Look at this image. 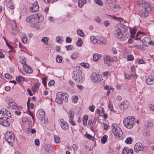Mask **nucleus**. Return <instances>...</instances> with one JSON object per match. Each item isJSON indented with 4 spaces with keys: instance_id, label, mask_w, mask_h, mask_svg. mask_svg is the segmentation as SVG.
Here are the masks:
<instances>
[{
    "instance_id": "obj_1",
    "label": "nucleus",
    "mask_w": 154,
    "mask_h": 154,
    "mask_svg": "<svg viewBox=\"0 0 154 154\" xmlns=\"http://www.w3.org/2000/svg\"><path fill=\"white\" fill-rule=\"evenodd\" d=\"M128 30V27L126 26L122 23H118L115 30V36L117 38L125 40L129 36V33L127 32Z\"/></svg>"
},
{
    "instance_id": "obj_2",
    "label": "nucleus",
    "mask_w": 154,
    "mask_h": 154,
    "mask_svg": "<svg viewBox=\"0 0 154 154\" xmlns=\"http://www.w3.org/2000/svg\"><path fill=\"white\" fill-rule=\"evenodd\" d=\"M43 20V17L41 13L35 14L27 17L26 19V21L29 22L30 21V26L32 27H35L36 29H39L37 24Z\"/></svg>"
},
{
    "instance_id": "obj_3",
    "label": "nucleus",
    "mask_w": 154,
    "mask_h": 154,
    "mask_svg": "<svg viewBox=\"0 0 154 154\" xmlns=\"http://www.w3.org/2000/svg\"><path fill=\"white\" fill-rule=\"evenodd\" d=\"M72 79L77 83H81L84 81V75L82 74L79 67H75L74 68L72 73Z\"/></svg>"
},
{
    "instance_id": "obj_4",
    "label": "nucleus",
    "mask_w": 154,
    "mask_h": 154,
    "mask_svg": "<svg viewBox=\"0 0 154 154\" xmlns=\"http://www.w3.org/2000/svg\"><path fill=\"white\" fill-rule=\"evenodd\" d=\"M4 117L0 120V123L3 126L7 127L9 125L12 118L10 111H6Z\"/></svg>"
},
{
    "instance_id": "obj_5",
    "label": "nucleus",
    "mask_w": 154,
    "mask_h": 154,
    "mask_svg": "<svg viewBox=\"0 0 154 154\" xmlns=\"http://www.w3.org/2000/svg\"><path fill=\"white\" fill-rule=\"evenodd\" d=\"M136 122V121L134 117L129 116L125 117L123 121L124 126L128 129L132 128Z\"/></svg>"
},
{
    "instance_id": "obj_6",
    "label": "nucleus",
    "mask_w": 154,
    "mask_h": 154,
    "mask_svg": "<svg viewBox=\"0 0 154 154\" xmlns=\"http://www.w3.org/2000/svg\"><path fill=\"white\" fill-rule=\"evenodd\" d=\"M112 131L115 136L118 138L122 135V132L121 128L115 123L112 125Z\"/></svg>"
},
{
    "instance_id": "obj_7",
    "label": "nucleus",
    "mask_w": 154,
    "mask_h": 154,
    "mask_svg": "<svg viewBox=\"0 0 154 154\" xmlns=\"http://www.w3.org/2000/svg\"><path fill=\"white\" fill-rule=\"evenodd\" d=\"M45 112L44 110L42 109L38 110L36 116L37 118L41 121H44L46 123L47 121V118L45 117Z\"/></svg>"
},
{
    "instance_id": "obj_8",
    "label": "nucleus",
    "mask_w": 154,
    "mask_h": 154,
    "mask_svg": "<svg viewBox=\"0 0 154 154\" xmlns=\"http://www.w3.org/2000/svg\"><path fill=\"white\" fill-rule=\"evenodd\" d=\"M5 137L9 143L13 142L14 140V136L12 131H7L5 134Z\"/></svg>"
},
{
    "instance_id": "obj_9",
    "label": "nucleus",
    "mask_w": 154,
    "mask_h": 154,
    "mask_svg": "<svg viewBox=\"0 0 154 154\" xmlns=\"http://www.w3.org/2000/svg\"><path fill=\"white\" fill-rule=\"evenodd\" d=\"M91 78L94 82H99L101 79V75L99 74L94 72L92 74Z\"/></svg>"
},
{
    "instance_id": "obj_10",
    "label": "nucleus",
    "mask_w": 154,
    "mask_h": 154,
    "mask_svg": "<svg viewBox=\"0 0 154 154\" xmlns=\"http://www.w3.org/2000/svg\"><path fill=\"white\" fill-rule=\"evenodd\" d=\"M64 94L61 93H58L57 95L55 101L58 103L62 104L64 99Z\"/></svg>"
},
{
    "instance_id": "obj_11",
    "label": "nucleus",
    "mask_w": 154,
    "mask_h": 154,
    "mask_svg": "<svg viewBox=\"0 0 154 154\" xmlns=\"http://www.w3.org/2000/svg\"><path fill=\"white\" fill-rule=\"evenodd\" d=\"M145 150L144 146L140 143H136L134 146V150L136 152Z\"/></svg>"
},
{
    "instance_id": "obj_12",
    "label": "nucleus",
    "mask_w": 154,
    "mask_h": 154,
    "mask_svg": "<svg viewBox=\"0 0 154 154\" xmlns=\"http://www.w3.org/2000/svg\"><path fill=\"white\" fill-rule=\"evenodd\" d=\"M9 106L12 109H23V107L22 106H18L15 102L10 101L8 103Z\"/></svg>"
},
{
    "instance_id": "obj_13",
    "label": "nucleus",
    "mask_w": 154,
    "mask_h": 154,
    "mask_svg": "<svg viewBox=\"0 0 154 154\" xmlns=\"http://www.w3.org/2000/svg\"><path fill=\"white\" fill-rule=\"evenodd\" d=\"M61 122V126L62 128L64 130H68L69 128V126L68 124L66 122L64 121L63 119L60 120Z\"/></svg>"
},
{
    "instance_id": "obj_14",
    "label": "nucleus",
    "mask_w": 154,
    "mask_h": 154,
    "mask_svg": "<svg viewBox=\"0 0 154 154\" xmlns=\"http://www.w3.org/2000/svg\"><path fill=\"white\" fill-rule=\"evenodd\" d=\"M129 103L128 101L125 100L122 101L120 105V108L122 110H124L127 109L128 107Z\"/></svg>"
},
{
    "instance_id": "obj_15",
    "label": "nucleus",
    "mask_w": 154,
    "mask_h": 154,
    "mask_svg": "<svg viewBox=\"0 0 154 154\" xmlns=\"http://www.w3.org/2000/svg\"><path fill=\"white\" fill-rule=\"evenodd\" d=\"M39 8V6L37 2H35L33 3V6L29 9V11L31 12H34L37 11Z\"/></svg>"
},
{
    "instance_id": "obj_16",
    "label": "nucleus",
    "mask_w": 154,
    "mask_h": 154,
    "mask_svg": "<svg viewBox=\"0 0 154 154\" xmlns=\"http://www.w3.org/2000/svg\"><path fill=\"white\" fill-rule=\"evenodd\" d=\"M23 69L24 71L29 74L32 73L33 70L32 69L29 65L27 64L24 65L23 66Z\"/></svg>"
},
{
    "instance_id": "obj_17",
    "label": "nucleus",
    "mask_w": 154,
    "mask_h": 154,
    "mask_svg": "<svg viewBox=\"0 0 154 154\" xmlns=\"http://www.w3.org/2000/svg\"><path fill=\"white\" fill-rule=\"evenodd\" d=\"M112 61V59L109 56H106L104 58V63L107 66H109L111 65L110 63Z\"/></svg>"
},
{
    "instance_id": "obj_18",
    "label": "nucleus",
    "mask_w": 154,
    "mask_h": 154,
    "mask_svg": "<svg viewBox=\"0 0 154 154\" xmlns=\"http://www.w3.org/2000/svg\"><path fill=\"white\" fill-rule=\"evenodd\" d=\"M146 82L148 85H152L154 83V77L150 75L146 79Z\"/></svg>"
},
{
    "instance_id": "obj_19",
    "label": "nucleus",
    "mask_w": 154,
    "mask_h": 154,
    "mask_svg": "<svg viewBox=\"0 0 154 154\" xmlns=\"http://www.w3.org/2000/svg\"><path fill=\"white\" fill-rule=\"evenodd\" d=\"M151 42V39L148 38H145L142 40L143 43L146 46H148Z\"/></svg>"
},
{
    "instance_id": "obj_20",
    "label": "nucleus",
    "mask_w": 154,
    "mask_h": 154,
    "mask_svg": "<svg viewBox=\"0 0 154 154\" xmlns=\"http://www.w3.org/2000/svg\"><path fill=\"white\" fill-rule=\"evenodd\" d=\"M131 75L135 78H137L138 76L135 73V69L134 66L131 67Z\"/></svg>"
},
{
    "instance_id": "obj_21",
    "label": "nucleus",
    "mask_w": 154,
    "mask_h": 154,
    "mask_svg": "<svg viewBox=\"0 0 154 154\" xmlns=\"http://www.w3.org/2000/svg\"><path fill=\"white\" fill-rule=\"evenodd\" d=\"M90 39L91 41L94 44H99L100 43V41L98 40L94 36H91L90 37Z\"/></svg>"
},
{
    "instance_id": "obj_22",
    "label": "nucleus",
    "mask_w": 154,
    "mask_h": 154,
    "mask_svg": "<svg viewBox=\"0 0 154 154\" xmlns=\"http://www.w3.org/2000/svg\"><path fill=\"white\" fill-rule=\"evenodd\" d=\"M11 27L12 29V32L14 34H16L18 32V29L17 28L15 23H14L11 25Z\"/></svg>"
},
{
    "instance_id": "obj_23",
    "label": "nucleus",
    "mask_w": 154,
    "mask_h": 154,
    "mask_svg": "<svg viewBox=\"0 0 154 154\" xmlns=\"http://www.w3.org/2000/svg\"><path fill=\"white\" fill-rule=\"evenodd\" d=\"M80 54L79 52H75L73 53L71 56V58L72 60H75L79 56Z\"/></svg>"
},
{
    "instance_id": "obj_24",
    "label": "nucleus",
    "mask_w": 154,
    "mask_h": 154,
    "mask_svg": "<svg viewBox=\"0 0 154 154\" xmlns=\"http://www.w3.org/2000/svg\"><path fill=\"white\" fill-rule=\"evenodd\" d=\"M148 10H145L143 11L140 12V14L142 17H145L149 15Z\"/></svg>"
},
{
    "instance_id": "obj_25",
    "label": "nucleus",
    "mask_w": 154,
    "mask_h": 154,
    "mask_svg": "<svg viewBox=\"0 0 154 154\" xmlns=\"http://www.w3.org/2000/svg\"><path fill=\"white\" fill-rule=\"evenodd\" d=\"M40 85V84L38 82H35L34 85L32 88V91L33 92H35L39 88V86Z\"/></svg>"
},
{
    "instance_id": "obj_26",
    "label": "nucleus",
    "mask_w": 154,
    "mask_h": 154,
    "mask_svg": "<svg viewBox=\"0 0 154 154\" xmlns=\"http://www.w3.org/2000/svg\"><path fill=\"white\" fill-rule=\"evenodd\" d=\"M130 33L132 38H134L135 35L137 31V29L135 28H130Z\"/></svg>"
},
{
    "instance_id": "obj_27",
    "label": "nucleus",
    "mask_w": 154,
    "mask_h": 154,
    "mask_svg": "<svg viewBox=\"0 0 154 154\" xmlns=\"http://www.w3.org/2000/svg\"><path fill=\"white\" fill-rule=\"evenodd\" d=\"M120 7L119 5L116 4L113 6L112 8V10L114 12H117L119 11L120 9Z\"/></svg>"
},
{
    "instance_id": "obj_28",
    "label": "nucleus",
    "mask_w": 154,
    "mask_h": 154,
    "mask_svg": "<svg viewBox=\"0 0 154 154\" xmlns=\"http://www.w3.org/2000/svg\"><path fill=\"white\" fill-rule=\"evenodd\" d=\"M101 55L98 54H95L93 55V60L94 61H96L99 60L101 57Z\"/></svg>"
},
{
    "instance_id": "obj_29",
    "label": "nucleus",
    "mask_w": 154,
    "mask_h": 154,
    "mask_svg": "<svg viewBox=\"0 0 154 154\" xmlns=\"http://www.w3.org/2000/svg\"><path fill=\"white\" fill-rule=\"evenodd\" d=\"M143 6L145 8V10H148V11L150 9V5L149 3L145 1Z\"/></svg>"
},
{
    "instance_id": "obj_30",
    "label": "nucleus",
    "mask_w": 154,
    "mask_h": 154,
    "mask_svg": "<svg viewBox=\"0 0 154 154\" xmlns=\"http://www.w3.org/2000/svg\"><path fill=\"white\" fill-rule=\"evenodd\" d=\"M16 80L19 82H23L26 80L25 78L22 76H18L16 78Z\"/></svg>"
},
{
    "instance_id": "obj_31",
    "label": "nucleus",
    "mask_w": 154,
    "mask_h": 154,
    "mask_svg": "<svg viewBox=\"0 0 154 154\" xmlns=\"http://www.w3.org/2000/svg\"><path fill=\"white\" fill-rule=\"evenodd\" d=\"M21 39L22 42L24 43H26L27 42V38L24 34H23Z\"/></svg>"
},
{
    "instance_id": "obj_32",
    "label": "nucleus",
    "mask_w": 154,
    "mask_h": 154,
    "mask_svg": "<svg viewBox=\"0 0 154 154\" xmlns=\"http://www.w3.org/2000/svg\"><path fill=\"white\" fill-rule=\"evenodd\" d=\"M107 136L106 135H104L101 139V142L102 143L104 144L107 141Z\"/></svg>"
},
{
    "instance_id": "obj_33",
    "label": "nucleus",
    "mask_w": 154,
    "mask_h": 154,
    "mask_svg": "<svg viewBox=\"0 0 154 154\" xmlns=\"http://www.w3.org/2000/svg\"><path fill=\"white\" fill-rule=\"evenodd\" d=\"M86 0H79L78 2V6L80 7H82L84 3H86Z\"/></svg>"
},
{
    "instance_id": "obj_34",
    "label": "nucleus",
    "mask_w": 154,
    "mask_h": 154,
    "mask_svg": "<svg viewBox=\"0 0 154 154\" xmlns=\"http://www.w3.org/2000/svg\"><path fill=\"white\" fill-rule=\"evenodd\" d=\"M88 119V116L85 115L83 118V124L84 125L86 126L87 125V121Z\"/></svg>"
},
{
    "instance_id": "obj_35",
    "label": "nucleus",
    "mask_w": 154,
    "mask_h": 154,
    "mask_svg": "<svg viewBox=\"0 0 154 154\" xmlns=\"http://www.w3.org/2000/svg\"><path fill=\"white\" fill-rule=\"evenodd\" d=\"M8 111L6 109L5 111H2V110L0 111V120L3 118L5 116V114L6 111Z\"/></svg>"
},
{
    "instance_id": "obj_36",
    "label": "nucleus",
    "mask_w": 154,
    "mask_h": 154,
    "mask_svg": "<svg viewBox=\"0 0 154 154\" xmlns=\"http://www.w3.org/2000/svg\"><path fill=\"white\" fill-rule=\"evenodd\" d=\"M54 139L55 142L57 143H59L61 142V140L60 137L57 135L54 136Z\"/></svg>"
},
{
    "instance_id": "obj_37",
    "label": "nucleus",
    "mask_w": 154,
    "mask_h": 154,
    "mask_svg": "<svg viewBox=\"0 0 154 154\" xmlns=\"http://www.w3.org/2000/svg\"><path fill=\"white\" fill-rule=\"evenodd\" d=\"M77 33L80 36L83 37L85 36L84 33L82 30L78 29L77 31Z\"/></svg>"
},
{
    "instance_id": "obj_38",
    "label": "nucleus",
    "mask_w": 154,
    "mask_h": 154,
    "mask_svg": "<svg viewBox=\"0 0 154 154\" xmlns=\"http://www.w3.org/2000/svg\"><path fill=\"white\" fill-rule=\"evenodd\" d=\"M125 142L128 144H131L132 142V139L131 137H128L125 140Z\"/></svg>"
},
{
    "instance_id": "obj_39",
    "label": "nucleus",
    "mask_w": 154,
    "mask_h": 154,
    "mask_svg": "<svg viewBox=\"0 0 154 154\" xmlns=\"http://www.w3.org/2000/svg\"><path fill=\"white\" fill-rule=\"evenodd\" d=\"M83 44L82 40L81 38H79L78 41L76 42V45L79 47L81 46L82 44Z\"/></svg>"
},
{
    "instance_id": "obj_40",
    "label": "nucleus",
    "mask_w": 154,
    "mask_h": 154,
    "mask_svg": "<svg viewBox=\"0 0 154 154\" xmlns=\"http://www.w3.org/2000/svg\"><path fill=\"white\" fill-rule=\"evenodd\" d=\"M108 107L110 111H113V108L112 105V104L111 100H109V101Z\"/></svg>"
},
{
    "instance_id": "obj_41",
    "label": "nucleus",
    "mask_w": 154,
    "mask_h": 154,
    "mask_svg": "<svg viewBox=\"0 0 154 154\" xmlns=\"http://www.w3.org/2000/svg\"><path fill=\"white\" fill-rule=\"evenodd\" d=\"M72 102L74 103H76L78 100V97L76 96H73L72 97Z\"/></svg>"
},
{
    "instance_id": "obj_42",
    "label": "nucleus",
    "mask_w": 154,
    "mask_h": 154,
    "mask_svg": "<svg viewBox=\"0 0 154 154\" xmlns=\"http://www.w3.org/2000/svg\"><path fill=\"white\" fill-rule=\"evenodd\" d=\"M128 148L127 147H125L122 151V154H128Z\"/></svg>"
},
{
    "instance_id": "obj_43",
    "label": "nucleus",
    "mask_w": 154,
    "mask_h": 154,
    "mask_svg": "<svg viewBox=\"0 0 154 154\" xmlns=\"http://www.w3.org/2000/svg\"><path fill=\"white\" fill-rule=\"evenodd\" d=\"M62 58L60 56L58 55L56 58V61L58 63H60L62 62Z\"/></svg>"
},
{
    "instance_id": "obj_44",
    "label": "nucleus",
    "mask_w": 154,
    "mask_h": 154,
    "mask_svg": "<svg viewBox=\"0 0 154 154\" xmlns=\"http://www.w3.org/2000/svg\"><path fill=\"white\" fill-rule=\"evenodd\" d=\"M42 41V42H44L45 44L47 45L48 43V37H45L43 38Z\"/></svg>"
},
{
    "instance_id": "obj_45",
    "label": "nucleus",
    "mask_w": 154,
    "mask_h": 154,
    "mask_svg": "<svg viewBox=\"0 0 154 154\" xmlns=\"http://www.w3.org/2000/svg\"><path fill=\"white\" fill-rule=\"evenodd\" d=\"M81 65L83 67L86 68H88L90 66L88 63H81Z\"/></svg>"
},
{
    "instance_id": "obj_46",
    "label": "nucleus",
    "mask_w": 154,
    "mask_h": 154,
    "mask_svg": "<svg viewBox=\"0 0 154 154\" xmlns=\"http://www.w3.org/2000/svg\"><path fill=\"white\" fill-rule=\"evenodd\" d=\"M56 40L57 42L59 43H61L63 41V39L60 36H58L56 38Z\"/></svg>"
},
{
    "instance_id": "obj_47",
    "label": "nucleus",
    "mask_w": 154,
    "mask_h": 154,
    "mask_svg": "<svg viewBox=\"0 0 154 154\" xmlns=\"http://www.w3.org/2000/svg\"><path fill=\"white\" fill-rule=\"evenodd\" d=\"M127 60L128 61H133L134 60V57L133 55H128L127 56Z\"/></svg>"
},
{
    "instance_id": "obj_48",
    "label": "nucleus",
    "mask_w": 154,
    "mask_h": 154,
    "mask_svg": "<svg viewBox=\"0 0 154 154\" xmlns=\"http://www.w3.org/2000/svg\"><path fill=\"white\" fill-rule=\"evenodd\" d=\"M134 46L135 49L138 50H141L143 48L142 45H134Z\"/></svg>"
},
{
    "instance_id": "obj_49",
    "label": "nucleus",
    "mask_w": 154,
    "mask_h": 154,
    "mask_svg": "<svg viewBox=\"0 0 154 154\" xmlns=\"http://www.w3.org/2000/svg\"><path fill=\"white\" fill-rule=\"evenodd\" d=\"M20 62L22 64H26V59L25 58H20Z\"/></svg>"
},
{
    "instance_id": "obj_50",
    "label": "nucleus",
    "mask_w": 154,
    "mask_h": 154,
    "mask_svg": "<svg viewBox=\"0 0 154 154\" xmlns=\"http://www.w3.org/2000/svg\"><path fill=\"white\" fill-rule=\"evenodd\" d=\"M94 1L96 4L102 6L103 5V3L101 0H94Z\"/></svg>"
},
{
    "instance_id": "obj_51",
    "label": "nucleus",
    "mask_w": 154,
    "mask_h": 154,
    "mask_svg": "<svg viewBox=\"0 0 154 154\" xmlns=\"http://www.w3.org/2000/svg\"><path fill=\"white\" fill-rule=\"evenodd\" d=\"M144 2L145 1L143 0H138L137 2V4L138 5H143Z\"/></svg>"
},
{
    "instance_id": "obj_52",
    "label": "nucleus",
    "mask_w": 154,
    "mask_h": 154,
    "mask_svg": "<svg viewBox=\"0 0 154 154\" xmlns=\"http://www.w3.org/2000/svg\"><path fill=\"white\" fill-rule=\"evenodd\" d=\"M137 62L139 64H144L145 63L144 61L142 59L138 58L137 60Z\"/></svg>"
},
{
    "instance_id": "obj_53",
    "label": "nucleus",
    "mask_w": 154,
    "mask_h": 154,
    "mask_svg": "<svg viewBox=\"0 0 154 154\" xmlns=\"http://www.w3.org/2000/svg\"><path fill=\"white\" fill-rule=\"evenodd\" d=\"M17 110H18L15 111L14 113L16 115L19 116L20 115L21 112L22 111V109H17Z\"/></svg>"
},
{
    "instance_id": "obj_54",
    "label": "nucleus",
    "mask_w": 154,
    "mask_h": 154,
    "mask_svg": "<svg viewBox=\"0 0 154 154\" xmlns=\"http://www.w3.org/2000/svg\"><path fill=\"white\" fill-rule=\"evenodd\" d=\"M73 118H70L69 120V122L71 124L72 126H75V122L73 121Z\"/></svg>"
},
{
    "instance_id": "obj_55",
    "label": "nucleus",
    "mask_w": 154,
    "mask_h": 154,
    "mask_svg": "<svg viewBox=\"0 0 154 154\" xmlns=\"http://www.w3.org/2000/svg\"><path fill=\"white\" fill-rule=\"evenodd\" d=\"M109 74V72L108 71H106L102 73V75L103 77H106L108 76V74Z\"/></svg>"
},
{
    "instance_id": "obj_56",
    "label": "nucleus",
    "mask_w": 154,
    "mask_h": 154,
    "mask_svg": "<svg viewBox=\"0 0 154 154\" xmlns=\"http://www.w3.org/2000/svg\"><path fill=\"white\" fill-rule=\"evenodd\" d=\"M144 33L143 32H138L136 36H135V40H141V39L140 38H138L137 37L139 35H140V34H143Z\"/></svg>"
},
{
    "instance_id": "obj_57",
    "label": "nucleus",
    "mask_w": 154,
    "mask_h": 154,
    "mask_svg": "<svg viewBox=\"0 0 154 154\" xmlns=\"http://www.w3.org/2000/svg\"><path fill=\"white\" fill-rule=\"evenodd\" d=\"M100 41V43L99 44H104V45H105L106 44V39L105 38H103V39L102 40L101 39Z\"/></svg>"
},
{
    "instance_id": "obj_58",
    "label": "nucleus",
    "mask_w": 154,
    "mask_h": 154,
    "mask_svg": "<svg viewBox=\"0 0 154 154\" xmlns=\"http://www.w3.org/2000/svg\"><path fill=\"white\" fill-rule=\"evenodd\" d=\"M5 77L8 79H11L12 78L11 76L9 74L7 73L5 74Z\"/></svg>"
},
{
    "instance_id": "obj_59",
    "label": "nucleus",
    "mask_w": 154,
    "mask_h": 154,
    "mask_svg": "<svg viewBox=\"0 0 154 154\" xmlns=\"http://www.w3.org/2000/svg\"><path fill=\"white\" fill-rule=\"evenodd\" d=\"M66 48L67 50H72L74 48L73 46L69 45L66 46Z\"/></svg>"
},
{
    "instance_id": "obj_60",
    "label": "nucleus",
    "mask_w": 154,
    "mask_h": 154,
    "mask_svg": "<svg viewBox=\"0 0 154 154\" xmlns=\"http://www.w3.org/2000/svg\"><path fill=\"white\" fill-rule=\"evenodd\" d=\"M149 107L151 111L154 112V106L153 105L150 104L149 106Z\"/></svg>"
},
{
    "instance_id": "obj_61",
    "label": "nucleus",
    "mask_w": 154,
    "mask_h": 154,
    "mask_svg": "<svg viewBox=\"0 0 154 154\" xmlns=\"http://www.w3.org/2000/svg\"><path fill=\"white\" fill-rule=\"evenodd\" d=\"M35 145L37 146H39L40 142L38 139H35Z\"/></svg>"
},
{
    "instance_id": "obj_62",
    "label": "nucleus",
    "mask_w": 154,
    "mask_h": 154,
    "mask_svg": "<svg viewBox=\"0 0 154 154\" xmlns=\"http://www.w3.org/2000/svg\"><path fill=\"white\" fill-rule=\"evenodd\" d=\"M42 83L44 86L46 87V78H42Z\"/></svg>"
},
{
    "instance_id": "obj_63",
    "label": "nucleus",
    "mask_w": 154,
    "mask_h": 154,
    "mask_svg": "<svg viewBox=\"0 0 154 154\" xmlns=\"http://www.w3.org/2000/svg\"><path fill=\"white\" fill-rule=\"evenodd\" d=\"M54 80H51L49 82L48 85L50 86H52L54 85Z\"/></svg>"
},
{
    "instance_id": "obj_64",
    "label": "nucleus",
    "mask_w": 154,
    "mask_h": 154,
    "mask_svg": "<svg viewBox=\"0 0 154 154\" xmlns=\"http://www.w3.org/2000/svg\"><path fill=\"white\" fill-rule=\"evenodd\" d=\"M69 115L70 118H73L74 117V112L72 110H70L69 111Z\"/></svg>"
}]
</instances>
